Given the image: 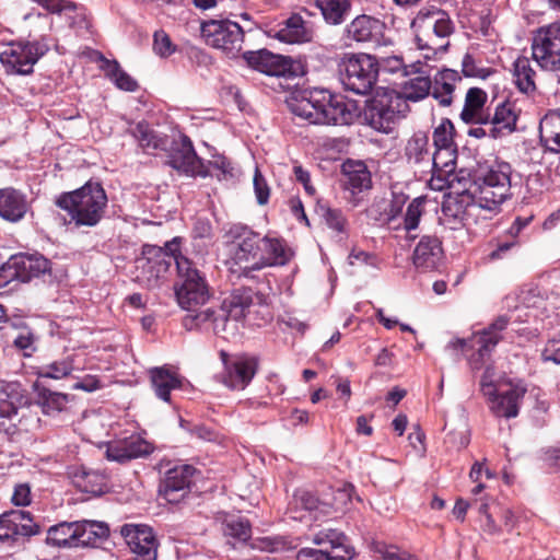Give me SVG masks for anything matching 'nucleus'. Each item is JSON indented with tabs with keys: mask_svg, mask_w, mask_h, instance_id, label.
<instances>
[{
	"mask_svg": "<svg viewBox=\"0 0 560 560\" xmlns=\"http://www.w3.org/2000/svg\"><path fill=\"white\" fill-rule=\"evenodd\" d=\"M513 168L509 162L493 159L479 162L471 172V197L481 210L501 211L502 205L513 197Z\"/></svg>",
	"mask_w": 560,
	"mask_h": 560,
	"instance_id": "obj_1",
	"label": "nucleus"
},
{
	"mask_svg": "<svg viewBox=\"0 0 560 560\" xmlns=\"http://www.w3.org/2000/svg\"><path fill=\"white\" fill-rule=\"evenodd\" d=\"M417 48L424 59H435L450 46V36L454 33V23L450 15L439 9L421 10L412 20Z\"/></svg>",
	"mask_w": 560,
	"mask_h": 560,
	"instance_id": "obj_2",
	"label": "nucleus"
},
{
	"mask_svg": "<svg viewBox=\"0 0 560 560\" xmlns=\"http://www.w3.org/2000/svg\"><path fill=\"white\" fill-rule=\"evenodd\" d=\"M56 205L69 214V223L73 222L77 228H91L103 218L107 196L100 183L88 182L73 191L62 192Z\"/></svg>",
	"mask_w": 560,
	"mask_h": 560,
	"instance_id": "obj_3",
	"label": "nucleus"
},
{
	"mask_svg": "<svg viewBox=\"0 0 560 560\" xmlns=\"http://www.w3.org/2000/svg\"><path fill=\"white\" fill-rule=\"evenodd\" d=\"M167 164L177 172L189 176H217L218 179H228L234 176V167L222 155L213 156L208 164L197 155L192 142L186 135H179L171 144Z\"/></svg>",
	"mask_w": 560,
	"mask_h": 560,
	"instance_id": "obj_4",
	"label": "nucleus"
},
{
	"mask_svg": "<svg viewBox=\"0 0 560 560\" xmlns=\"http://www.w3.org/2000/svg\"><path fill=\"white\" fill-rule=\"evenodd\" d=\"M180 256L178 237L166 242L164 247L143 245L141 256L136 259L135 280L150 290L160 288L170 267L176 265V259Z\"/></svg>",
	"mask_w": 560,
	"mask_h": 560,
	"instance_id": "obj_5",
	"label": "nucleus"
},
{
	"mask_svg": "<svg viewBox=\"0 0 560 560\" xmlns=\"http://www.w3.org/2000/svg\"><path fill=\"white\" fill-rule=\"evenodd\" d=\"M339 80L343 89L354 94H369L377 82L378 60L369 54L345 56L338 65Z\"/></svg>",
	"mask_w": 560,
	"mask_h": 560,
	"instance_id": "obj_6",
	"label": "nucleus"
},
{
	"mask_svg": "<svg viewBox=\"0 0 560 560\" xmlns=\"http://www.w3.org/2000/svg\"><path fill=\"white\" fill-rule=\"evenodd\" d=\"M509 323V317L501 315L486 328L475 332L469 339L455 338L448 342L446 348L462 351L472 350L474 353L468 358V362L472 370H479L503 339L502 332L508 328Z\"/></svg>",
	"mask_w": 560,
	"mask_h": 560,
	"instance_id": "obj_7",
	"label": "nucleus"
},
{
	"mask_svg": "<svg viewBox=\"0 0 560 560\" xmlns=\"http://www.w3.org/2000/svg\"><path fill=\"white\" fill-rule=\"evenodd\" d=\"M179 282L175 285V295L179 306L187 311H196L205 305L210 296V289L200 271L187 257L176 259Z\"/></svg>",
	"mask_w": 560,
	"mask_h": 560,
	"instance_id": "obj_8",
	"label": "nucleus"
},
{
	"mask_svg": "<svg viewBox=\"0 0 560 560\" xmlns=\"http://www.w3.org/2000/svg\"><path fill=\"white\" fill-rule=\"evenodd\" d=\"M200 33L205 43L221 50L228 57H237L244 43V31L229 19H209L200 24Z\"/></svg>",
	"mask_w": 560,
	"mask_h": 560,
	"instance_id": "obj_9",
	"label": "nucleus"
},
{
	"mask_svg": "<svg viewBox=\"0 0 560 560\" xmlns=\"http://www.w3.org/2000/svg\"><path fill=\"white\" fill-rule=\"evenodd\" d=\"M48 50L43 40L12 42L0 52V62L9 74L27 75Z\"/></svg>",
	"mask_w": 560,
	"mask_h": 560,
	"instance_id": "obj_10",
	"label": "nucleus"
},
{
	"mask_svg": "<svg viewBox=\"0 0 560 560\" xmlns=\"http://www.w3.org/2000/svg\"><path fill=\"white\" fill-rule=\"evenodd\" d=\"M408 103L396 95H386L370 101L364 109V119L373 129L390 133L394 126L406 117Z\"/></svg>",
	"mask_w": 560,
	"mask_h": 560,
	"instance_id": "obj_11",
	"label": "nucleus"
},
{
	"mask_svg": "<svg viewBox=\"0 0 560 560\" xmlns=\"http://www.w3.org/2000/svg\"><path fill=\"white\" fill-rule=\"evenodd\" d=\"M532 56L546 71L560 70V22L539 27L532 39Z\"/></svg>",
	"mask_w": 560,
	"mask_h": 560,
	"instance_id": "obj_12",
	"label": "nucleus"
},
{
	"mask_svg": "<svg viewBox=\"0 0 560 560\" xmlns=\"http://www.w3.org/2000/svg\"><path fill=\"white\" fill-rule=\"evenodd\" d=\"M38 534L40 525L31 512L11 509L0 514V546L13 547Z\"/></svg>",
	"mask_w": 560,
	"mask_h": 560,
	"instance_id": "obj_13",
	"label": "nucleus"
},
{
	"mask_svg": "<svg viewBox=\"0 0 560 560\" xmlns=\"http://www.w3.org/2000/svg\"><path fill=\"white\" fill-rule=\"evenodd\" d=\"M247 65L267 75L293 78L299 75L301 66L291 57L275 55L267 49L243 54Z\"/></svg>",
	"mask_w": 560,
	"mask_h": 560,
	"instance_id": "obj_14",
	"label": "nucleus"
},
{
	"mask_svg": "<svg viewBox=\"0 0 560 560\" xmlns=\"http://www.w3.org/2000/svg\"><path fill=\"white\" fill-rule=\"evenodd\" d=\"M120 534L133 553L132 560H156L159 542L152 527L144 524H125Z\"/></svg>",
	"mask_w": 560,
	"mask_h": 560,
	"instance_id": "obj_15",
	"label": "nucleus"
},
{
	"mask_svg": "<svg viewBox=\"0 0 560 560\" xmlns=\"http://www.w3.org/2000/svg\"><path fill=\"white\" fill-rule=\"evenodd\" d=\"M225 237L232 245V258L235 264L257 261L260 254L261 238L259 234L243 224H233L225 233Z\"/></svg>",
	"mask_w": 560,
	"mask_h": 560,
	"instance_id": "obj_16",
	"label": "nucleus"
},
{
	"mask_svg": "<svg viewBox=\"0 0 560 560\" xmlns=\"http://www.w3.org/2000/svg\"><path fill=\"white\" fill-rule=\"evenodd\" d=\"M386 25L371 15L361 14L354 18L345 28L346 40L366 44L373 47L386 44L384 36Z\"/></svg>",
	"mask_w": 560,
	"mask_h": 560,
	"instance_id": "obj_17",
	"label": "nucleus"
},
{
	"mask_svg": "<svg viewBox=\"0 0 560 560\" xmlns=\"http://www.w3.org/2000/svg\"><path fill=\"white\" fill-rule=\"evenodd\" d=\"M478 209L470 194L451 197L443 202L440 222L450 230H459L474 219Z\"/></svg>",
	"mask_w": 560,
	"mask_h": 560,
	"instance_id": "obj_18",
	"label": "nucleus"
},
{
	"mask_svg": "<svg viewBox=\"0 0 560 560\" xmlns=\"http://www.w3.org/2000/svg\"><path fill=\"white\" fill-rule=\"evenodd\" d=\"M154 446L139 434L115 439L106 444V458L117 463L145 457L152 454Z\"/></svg>",
	"mask_w": 560,
	"mask_h": 560,
	"instance_id": "obj_19",
	"label": "nucleus"
},
{
	"mask_svg": "<svg viewBox=\"0 0 560 560\" xmlns=\"http://www.w3.org/2000/svg\"><path fill=\"white\" fill-rule=\"evenodd\" d=\"M224 373L223 383L232 389H244L257 372L258 362L255 358L240 355L231 360L222 352Z\"/></svg>",
	"mask_w": 560,
	"mask_h": 560,
	"instance_id": "obj_20",
	"label": "nucleus"
},
{
	"mask_svg": "<svg viewBox=\"0 0 560 560\" xmlns=\"http://www.w3.org/2000/svg\"><path fill=\"white\" fill-rule=\"evenodd\" d=\"M195 468L180 465L166 471L160 486V493L168 503H179L189 492Z\"/></svg>",
	"mask_w": 560,
	"mask_h": 560,
	"instance_id": "obj_21",
	"label": "nucleus"
},
{
	"mask_svg": "<svg viewBox=\"0 0 560 560\" xmlns=\"http://www.w3.org/2000/svg\"><path fill=\"white\" fill-rule=\"evenodd\" d=\"M352 486L337 489L332 492V501L320 500L315 493L300 489L294 492L292 506L301 508L308 512L328 513L331 506H343L351 500Z\"/></svg>",
	"mask_w": 560,
	"mask_h": 560,
	"instance_id": "obj_22",
	"label": "nucleus"
},
{
	"mask_svg": "<svg viewBox=\"0 0 560 560\" xmlns=\"http://www.w3.org/2000/svg\"><path fill=\"white\" fill-rule=\"evenodd\" d=\"M322 113V125H351L358 117V107L354 102L347 101L341 95H332L325 90Z\"/></svg>",
	"mask_w": 560,
	"mask_h": 560,
	"instance_id": "obj_23",
	"label": "nucleus"
},
{
	"mask_svg": "<svg viewBox=\"0 0 560 560\" xmlns=\"http://www.w3.org/2000/svg\"><path fill=\"white\" fill-rule=\"evenodd\" d=\"M269 36L287 44H304L313 39L314 30L311 22L300 14H292L278 27L271 28Z\"/></svg>",
	"mask_w": 560,
	"mask_h": 560,
	"instance_id": "obj_24",
	"label": "nucleus"
},
{
	"mask_svg": "<svg viewBox=\"0 0 560 560\" xmlns=\"http://www.w3.org/2000/svg\"><path fill=\"white\" fill-rule=\"evenodd\" d=\"M325 104V90L314 89L304 91L300 97L289 102L292 114L311 124L322 125V107Z\"/></svg>",
	"mask_w": 560,
	"mask_h": 560,
	"instance_id": "obj_25",
	"label": "nucleus"
},
{
	"mask_svg": "<svg viewBox=\"0 0 560 560\" xmlns=\"http://www.w3.org/2000/svg\"><path fill=\"white\" fill-rule=\"evenodd\" d=\"M31 210L27 196L14 188H0V218L11 223L22 221Z\"/></svg>",
	"mask_w": 560,
	"mask_h": 560,
	"instance_id": "obj_26",
	"label": "nucleus"
},
{
	"mask_svg": "<svg viewBox=\"0 0 560 560\" xmlns=\"http://www.w3.org/2000/svg\"><path fill=\"white\" fill-rule=\"evenodd\" d=\"M28 405L25 388L18 382L4 383L0 386V418L13 420L19 410Z\"/></svg>",
	"mask_w": 560,
	"mask_h": 560,
	"instance_id": "obj_27",
	"label": "nucleus"
},
{
	"mask_svg": "<svg viewBox=\"0 0 560 560\" xmlns=\"http://www.w3.org/2000/svg\"><path fill=\"white\" fill-rule=\"evenodd\" d=\"M404 153L408 164L417 167L421 173H425L431 166L432 160L428 135L421 131L415 132L407 140Z\"/></svg>",
	"mask_w": 560,
	"mask_h": 560,
	"instance_id": "obj_28",
	"label": "nucleus"
},
{
	"mask_svg": "<svg viewBox=\"0 0 560 560\" xmlns=\"http://www.w3.org/2000/svg\"><path fill=\"white\" fill-rule=\"evenodd\" d=\"M443 257L440 240L435 236H423L413 250V264L423 271L435 269Z\"/></svg>",
	"mask_w": 560,
	"mask_h": 560,
	"instance_id": "obj_29",
	"label": "nucleus"
},
{
	"mask_svg": "<svg viewBox=\"0 0 560 560\" xmlns=\"http://www.w3.org/2000/svg\"><path fill=\"white\" fill-rule=\"evenodd\" d=\"M255 293L250 288H240L232 292L219 307V315L226 318V323L232 319L238 322L246 316L249 307L254 303Z\"/></svg>",
	"mask_w": 560,
	"mask_h": 560,
	"instance_id": "obj_30",
	"label": "nucleus"
},
{
	"mask_svg": "<svg viewBox=\"0 0 560 560\" xmlns=\"http://www.w3.org/2000/svg\"><path fill=\"white\" fill-rule=\"evenodd\" d=\"M526 393L525 388L512 387L504 393L493 392V395L487 396L490 404V410L497 417L506 419L515 418L518 415L520 402Z\"/></svg>",
	"mask_w": 560,
	"mask_h": 560,
	"instance_id": "obj_31",
	"label": "nucleus"
},
{
	"mask_svg": "<svg viewBox=\"0 0 560 560\" xmlns=\"http://www.w3.org/2000/svg\"><path fill=\"white\" fill-rule=\"evenodd\" d=\"M400 84V91L396 97L404 98L405 103L419 102L431 94L432 79L422 70L421 63L417 73H412Z\"/></svg>",
	"mask_w": 560,
	"mask_h": 560,
	"instance_id": "obj_32",
	"label": "nucleus"
},
{
	"mask_svg": "<svg viewBox=\"0 0 560 560\" xmlns=\"http://www.w3.org/2000/svg\"><path fill=\"white\" fill-rule=\"evenodd\" d=\"M12 264L19 271V281L28 282L50 271V261L39 254H19L12 256Z\"/></svg>",
	"mask_w": 560,
	"mask_h": 560,
	"instance_id": "obj_33",
	"label": "nucleus"
},
{
	"mask_svg": "<svg viewBox=\"0 0 560 560\" xmlns=\"http://www.w3.org/2000/svg\"><path fill=\"white\" fill-rule=\"evenodd\" d=\"M184 318V326L187 329H211L215 335L226 330V318L219 315V307H207L200 311H192Z\"/></svg>",
	"mask_w": 560,
	"mask_h": 560,
	"instance_id": "obj_34",
	"label": "nucleus"
},
{
	"mask_svg": "<svg viewBox=\"0 0 560 560\" xmlns=\"http://www.w3.org/2000/svg\"><path fill=\"white\" fill-rule=\"evenodd\" d=\"M261 254L259 255V259L252 265V270H260L265 266H282L287 264L289 255L281 240L265 236L261 238Z\"/></svg>",
	"mask_w": 560,
	"mask_h": 560,
	"instance_id": "obj_35",
	"label": "nucleus"
},
{
	"mask_svg": "<svg viewBox=\"0 0 560 560\" xmlns=\"http://www.w3.org/2000/svg\"><path fill=\"white\" fill-rule=\"evenodd\" d=\"M460 81L462 77L456 70L443 69L432 80L431 95L441 106H450L453 102L456 83Z\"/></svg>",
	"mask_w": 560,
	"mask_h": 560,
	"instance_id": "obj_36",
	"label": "nucleus"
},
{
	"mask_svg": "<svg viewBox=\"0 0 560 560\" xmlns=\"http://www.w3.org/2000/svg\"><path fill=\"white\" fill-rule=\"evenodd\" d=\"M487 93L479 88H470L465 97V104L460 118L466 124H488V115L483 114V106L487 102Z\"/></svg>",
	"mask_w": 560,
	"mask_h": 560,
	"instance_id": "obj_37",
	"label": "nucleus"
},
{
	"mask_svg": "<svg viewBox=\"0 0 560 560\" xmlns=\"http://www.w3.org/2000/svg\"><path fill=\"white\" fill-rule=\"evenodd\" d=\"M345 186L352 194L362 192L372 187L371 173L362 161L348 160L342 164Z\"/></svg>",
	"mask_w": 560,
	"mask_h": 560,
	"instance_id": "obj_38",
	"label": "nucleus"
},
{
	"mask_svg": "<svg viewBox=\"0 0 560 560\" xmlns=\"http://www.w3.org/2000/svg\"><path fill=\"white\" fill-rule=\"evenodd\" d=\"M517 115L514 105L503 102L495 107L492 117L488 115V124L492 127L494 139L512 133L516 129Z\"/></svg>",
	"mask_w": 560,
	"mask_h": 560,
	"instance_id": "obj_39",
	"label": "nucleus"
},
{
	"mask_svg": "<svg viewBox=\"0 0 560 560\" xmlns=\"http://www.w3.org/2000/svg\"><path fill=\"white\" fill-rule=\"evenodd\" d=\"M150 376L155 395L167 402L171 400V390L183 385L182 377L165 366L151 369Z\"/></svg>",
	"mask_w": 560,
	"mask_h": 560,
	"instance_id": "obj_40",
	"label": "nucleus"
},
{
	"mask_svg": "<svg viewBox=\"0 0 560 560\" xmlns=\"http://www.w3.org/2000/svg\"><path fill=\"white\" fill-rule=\"evenodd\" d=\"M78 533V521L60 522L48 528L46 542L58 548H77Z\"/></svg>",
	"mask_w": 560,
	"mask_h": 560,
	"instance_id": "obj_41",
	"label": "nucleus"
},
{
	"mask_svg": "<svg viewBox=\"0 0 560 560\" xmlns=\"http://www.w3.org/2000/svg\"><path fill=\"white\" fill-rule=\"evenodd\" d=\"M539 137L547 151L552 153L560 152V113L550 112L539 125Z\"/></svg>",
	"mask_w": 560,
	"mask_h": 560,
	"instance_id": "obj_42",
	"label": "nucleus"
},
{
	"mask_svg": "<svg viewBox=\"0 0 560 560\" xmlns=\"http://www.w3.org/2000/svg\"><path fill=\"white\" fill-rule=\"evenodd\" d=\"M536 71L532 67L529 58L520 56L513 62V81L517 90L524 94H533L536 91Z\"/></svg>",
	"mask_w": 560,
	"mask_h": 560,
	"instance_id": "obj_43",
	"label": "nucleus"
},
{
	"mask_svg": "<svg viewBox=\"0 0 560 560\" xmlns=\"http://www.w3.org/2000/svg\"><path fill=\"white\" fill-rule=\"evenodd\" d=\"M128 132L138 141L143 151L165 150L167 147V138L158 135L147 121L137 122Z\"/></svg>",
	"mask_w": 560,
	"mask_h": 560,
	"instance_id": "obj_44",
	"label": "nucleus"
},
{
	"mask_svg": "<svg viewBox=\"0 0 560 560\" xmlns=\"http://www.w3.org/2000/svg\"><path fill=\"white\" fill-rule=\"evenodd\" d=\"M100 68L114 84L124 91L135 92L138 89V83L126 71H124L117 60H109L103 55H100Z\"/></svg>",
	"mask_w": 560,
	"mask_h": 560,
	"instance_id": "obj_45",
	"label": "nucleus"
},
{
	"mask_svg": "<svg viewBox=\"0 0 560 560\" xmlns=\"http://www.w3.org/2000/svg\"><path fill=\"white\" fill-rule=\"evenodd\" d=\"M313 542L319 546L328 545L331 549L330 555L349 551L351 559L354 556V549L349 545L347 536L337 529L325 528L319 530L314 535Z\"/></svg>",
	"mask_w": 560,
	"mask_h": 560,
	"instance_id": "obj_46",
	"label": "nucleus"
},
{
	"mask_svg": "<svg viewBox=\"0 0 560 560\" xmlns=\"http://www.w3.org/2000/svg\"><path fill=\"white\" fill-rule=\"evenodd\" d=\"M78 547L93 546L109 535L107 524L88 520L78 521Z\"/></svg>",
	"mask_w": 560,
	"mask_h": 560,
	"instance_id": "obj_47",
	"label": "nucleus"
},
{
	"mask_svg": "<svg viewBox=\"0 0 560 560\" xmlns=\"http://www.w3.org/2000/svg\"><path fill=\"white\" fill-rule=\"evenodd\" d=\"M74 370H81V368L77 364V355L71 353L60 360L42 365L37 374L39 378L60 380L70 375Z\"/></svg>",
	"mask_w": 560,
	"mask_h": 560,
	"instance_id": "obj_48",
	"label": "nucleus"
},
{
	"mask_svg": "<svg viewBox=\"0 0 560 560\" xmlns=\"http://www.w3.org/2000/svg\"><path fill=\"white\" fill-rule=\"evenodd\" d=\"M324 20L331 25L341 24L351 9L350 0H315Z\"/></svg>",
	"mask_w": 560,
	"mask_h": 560,
	"instance_id": "obj_49",
	"label": "nucleus"
},
{
	"mask_svg": "<svg viewBox=\"0 0 560 560\" xmlns=\"http://www.w3.org/2000/svg\"><path fill=\"white\" fill-rule=\"evenodd\" d=\"M73 485L82 492L102 494L106 487V478L103 474L94 470L81 469L73 474Z\"/></svg>",
	"mask_w": 560,
	"mask_h": 560,
	"instance_id": "obj_50",
	"label": "nucleus"
},
{
	"mask_svg": "<svg viewBox=\"0 0 560 560\" xmlns=\"http://www.w3.org/2000/svg\"><path fill=\"white\" fill-rule=\"evenodd\" d=\"M431 156L429 170L442 172V175L454 174L457 161V147L435 148Z\"/></svg>",
	"mask_w": 560,
	"mask_h": 560,
	"instance_id": "obj_51",
	"label": "nucleus"
},
{
	"mask_svg": "<svg viewBox=\"0 0 560 560\" xmlns=\"http://www.w3.org/2000/svg\"><path fill=\"white\" fill-rule=\"evenodd\" d=\"M222 526L223 534L236 541L245 542L252 536L250 523L243 516H229L224 520Z\"/></svg>",
	"mask_w": 560,
	"mask_h": 560,
	"instance_id": "obj_52",
	"label": "nucleus"
},
{
	"mask_svg": "<svg viewBox=\"0 0 560 560\" xmlns=\"http://www.w3.org/2000/svg\"><path fill=\"white\" fill-rule=\"evenodd\" d=\"M68 401L69 396L67 394L52 392L47 388H42L38 390L37 402L42 407L43 412L46 415H52L62 411Z\"/></svg>",
	"mask_w": 560,
	"mask_h": 560,
	"instance_id": "obj_53",
	"label": "nucleus"
},
{
	"mask_svg": "<svg viewBox=\"0 0 560 560\" xmlns=\"http://www.w3.org/2000/svg\"><path fill=\"white\" fill-rule=\"evenodd\" d=\"M425 203L424 197L415 198L408 206L404 217V230L407 232V236L410 240L416 238V235L411 234L412 231L419 226L420 219L423 213Z\"/></svg>",
	"mask_w": 560,
	"mask_h": 560,
	"instance_id": "obj_54",
	"label": "nucleus"
},
{
	"mask_svg": "<svg viewBox=\"0 0 560 560\" xmlns=\"http://www.w3.org/2000/svg\"><path fill=\"white\" fill-rule=\"evenodd\" d=\"M371 550L383 560H418L415 555L407 550L381 540L372 541Z\"/></svg>",
	"mask_w": 560,
	"mask_h": 560,
	"instance_id": "obj_55",
	"label": "nucleus"
},
{
	"mask_svg": "<svg viewBox=\"0 0 560 560\" xmlns=\"http://www.w3.org/2000/svg\"><path fill=\"white\" fill-rule=\"evenodd\" d=\"M377 60L380 69L390 73L401 72L404 77H409L412 73H417L420 65V61L406 65L402 60V57L397 55L382 57Z\"/></svg>",
	"mask_w": 560,
	"mask_h": 560,
	"instance_id": "obj_56",
	"label": "nucleus"
},
{
	"mask_svg": "<svg viewBox=\"0 0 560 560\" xmlns=\"http://www.w3.org/2000/svg\"><path fill=\"white\" fill-rule=\"evenodd\" d=\"M320 217L327 228L332 230L337 235L347 234V220L341 210L323 207L320 208Z\"/></svg>",
	"mask_w": 560,
	"mask_h": 560,
	"instance_id": "obj_57",
	"label": "nucleus"
},
{
	"mask_svg": "<svg viewBox=\"0 0 560 560\" xmlns=\"http://www.w3.org/2000/svg\"><path fill=\"white\" fill-rule=\"evenodd\" d=\"M455 128L453 122L444 118L433 131V144L435 148L456 147L454 142Z\"/></svg>",
	"mask_w": 560,
	"mask_h": 560,
	"instance_id": "obj_58",
	"label": "nucleus"
},
{
	"mask_svg": "<svg viewBox=\"0 0 560 560\" xmlns=\"http://www.w3.org/2000/svg\"><path fill=\"white\" fill-rule=\"evenodd\" d=\"M349 551L345 553L330 555L327 550L302 548L298 551L295 560H350Z\"/></svg>",
	"mask_w": 560,
	"mask_h": 560,
	"instance_id": "obj_59",
	"label": "nucleus"
},
{
	"mask_svg": "<svg viewBox=\"0 0 560 560\" xmlns=\"http://www.w3.org/2000/svg\"><path fill=\"white\" fill-rule=\"evenodd\" d=\"M153 50L160 57L166 58L175 52L176 46L164 31H156L153 39Z\"/></svg>",
	"mask_w": 560,
	"mask_h": 560,
	"instance_id": "obj_60",
	"label": "nucleus"
},
{
	"mask_svg": "<svg viewBox=\"0 0 560 560\" xmlns=\"http://www.w3.org/2000/svg\"><path fill=\"white\" fill-rule=\"evenodd\" d=\"M462 72L467 78L487 79L491 70L477 66L475 58L470 54H465L462 60Z\"/></svg>",
	"mask_w": 560,
	"mask_h": 560,
	"instance_id": "obj_61",
	"label": "nucleus"
},
{
	"mask_svg": "<svg viewBox=\"0 0 560 560\" xmlns=\"http://www.w3.org/2000/svg\"><path fill=\"white\" fill-rule=\"evenodd\" d=\"M254 191L256 195L257 202L259 205H266L268 202L270 189L266 179L264 178L258 168H256L254 175Z\"/></svg>",
	"mask_w": 560,
	"mask_h": 560,
	"instance_id": "obj_62",
	"label": "nucleus"
},
{
	"mask_svg": "<svg viewBox=\"0 0 560 560\" xmlns=\"http://www.w3.org/2000/svg\"><path fill=\"white\" fill-rule=\"evenodd\" d=\"M11 502L15 506H27L32 503L31 487L27 483H19L14 487Z\"/></svg>",
	"mask_w": 560,
	"mask_h": 560,
	"instance_id": "obj_63",
	"label": "nucleus"
},
{
	"mask_svg": "<svg viewBox=\"0 0 560 560\" xmlns=\"http://www.w3.org/2000/svg\"><path fill=\"white\" fill-rule=\"evenodd\" d=\"M541 357L544 361L560 364V339L549 340L542 350Z\"/></svg>",
	"mask_w": 560,
	"mask_h": 560,
	"instance_id": "obj_64",
	"label": "nucleus"
}]
</instances>
